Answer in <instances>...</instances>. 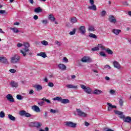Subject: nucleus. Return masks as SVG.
<instances>
[{
	"mask_svg": "<svg viewBox=\"0 0 131 131\" xmlns=\"http://www.w3.org/2000/svg\"><path fill=\"white\" fill-rule=\"evenodd\" d=\"M24 46L25 47V48L23 49V50H20V53H22L24 57L26 56V53H28V55H30V56H31L32 55V52L29 51V47H30V45H29V43L26 42L24 43Z\"/></svg>",
	"mask_w": 131,
	"mask_h": 131,
	"instance_id": "f257e3e1",
	"label": "nucleus"
},
{
	"mask_svg": "<svg viewBox=\"0 0 131 131\" xmlns=\"http://www.w3.org/2000/svg\"><path fill=\"white\" fill-rule=\"evenodd\" d=\"M53 101H58L61 102L62 104H68L70 103V101L68 99H62L61 97H56L53 98Z\"/></svg>",
	"mask_w": 131,
	"mask_h": 131,
	"instance_id": "f03ea898",
	"label": "nucleus"
},
{
	"mask_svg": "<svg viewBox=\"0 0 131 131\" xmlns=\"http://www.w3.org/2000/svg\"><path fill=\"white\" fill-rule=\"evenodd\" d=\"M80 88H82V90H83V91L86 93V94H89V95H91V94H92L93 91L92 90V89L91 88L83 85V84H80Z\"/></svg>",
	"mask_w": 131,
	"mask_h": 131,
	"instance_id": "7ed1b4c3",
	"label": "nucleus"
},
{
	"mask_svg": "<svg viewBox=\"0 0 131 131\" xmlns=\"http://www.w3.org/2000/svg\"><path fill=\"white\" fill-rule=\"evenodd\" d=\"M20 57L18 55H14L11 58L10 62L13 64H17L20 61Z\"/></svg>",
	"mask_w": 131,
	"mask_h": 131,
	"instance_id": "20e7f679",
	"label": "nucleus"
},
{
	"mask_svg": "<svg viewBox=\"0 0 131 131\" xmlns=\"http://www.w3.org/2000/svg\"><path fill=\"white\" fill-rule=\"evenodd\" d=\"M90 4L91 6L88 7L89 10H93V11H97V6L95 5V1L94 0H89Z\"/></svg>",
	"mask_w": 131,
	"mask_h": 131,
	"instance_id": "39448f33",
	"label": "nucleus"
},
{
	"mask_svg": "<svg viewBox=\"0 0 131 131\" xmlns=\"http://www.w3.org/2000/svg\"><path fill=\"white\" fill-rule=\"evenodd\" d=\"M65 125L66 126H68L69 127H72L73 128H75L76 127V125H77V124L74 123L72 122H65Z\"/></svg>",
	"mask_w": 131,
	"mask_h": 131,
	"instance_id": "423d86ee",
	"label": "nucleus"
},
{
	"mask_svg": "<svg viewBox=\"0 0 131 131\" xmlns=\"http://www.w3.org/2000/svg\"><path fill=\"white\" fill-rule=\"evenodd\" d=\"M81 62L83 63H91L92 62V59L88 56H84L81 59Z\"/></svg>",
	"mask_w": 131,
	"mask_h": 131,
	"instance_id": "0eeeda50",
	"label": "nucleus"
},
{
	"mask_svg": "<svg viewBox=\"0 0 131 131\" xmlns=\"http://www.w3.org/2000/svg\"><path fill=\"white\" fill-rule=\"evenodd\" d=\"M31 125L37 127V128H39V127L42 125V124L39 122H35L31 123Z\"/></svg>",
	"mask_w": 131,
	"mask_h": 131,
	"instance_id": "6e6552de",
	"label": "nucleus"
},
{
	"mask_svg": "<svg viewBox=\"0 0 131 131\" xmlns=\"http://www.w3.org/2000/svg\"><path fill=\"white\" fill-rule=\"evenodd\" d=\"M76 110L77 113H78V115H79V116H81V117H86V114L81 111L80 109H77Z\"/></svg>",
	"mask_w": 131,
	"mask_h": 131,
	"instance_id": "1a4fd4ad",
	"label": "nucleus"
},
{
	"mask_svg": "<svg viewBox=\"0 0 131 131\" xmlns=\"http://www.w3.org/2000/svg\"><path fill=\"white\" fill-rule=\"evenodd\" d=\"M6 98L9 102H11V103H14L15 102V100H14V98L11 94H8L6 96Z\"/></svg>",
	"mask_w": 131,
	"mask_h": 131,
	"instance_id": "9d476101",
	"label": "nucleus"
},
{
	"mask_svg": "<svg viewBox=\"0 0 131 131\" xmlns=\"http://www.w3.org/2000/svg\"><path fill=\"white\" fill-rule=\"evenodd\" d=\"M108 21L111 22V23H115L116 22V19H115L114 16L110 15L108 16Z\"/></svg>",
	"mask_w": 131,
	"mask_h": 131,
	"instance_id": "9b49d317",
	"label": "nucleus"
},
{
	"mask_svg": "<svg viewBox=\"0 0 131 131\" xmlns=\"http://www.w3.org/2000/svg\"><path fill=\"white\" fill-rule=\"evenodd\" d=\"M115 114H117V115H119L120 118L124 119V115H123V113L117 111H115Z\"/></svg>",
	"mask_w": 131,
	"mask_h": 131,
	"instance_id": "f8f14e48",
	"label": "nucleus"
},
{
	"mask_svg": "<svg viewBox=\"0 0 131 131\" xmlns=\"http://www.w3.org/2000/svg\"><path fill=\"white\" fill-rule=\"evenodd\" d=\"M33 88L36 89V91L38 92H39V91H41V90H42V86L39 84L33 85Z\"/></svg>",
	"mask_w": 131,
	"mask_h": 131,
	"instance_id": "ddd939ff",
	"label": "nucleus"
},
{
	"mask_svg": "<svg viewBox=\"0 0 131 131\" xmlns=\"http://www.w3.org/2000/svg\"><path fill=\"white\" fill-rule=\"evenodd\" d=\"M113 65L114 67H115V68H117V69H120V68H121L120 63L117 61H114Z\"/></svg>",
	"mask_w": 131,
	"mask_h": 131,
	"instance_id": "4468645a",
	"label": "nucleus"
},
{
	"mask_svg": "<svg viewBox=\"0 0 131 131\" xmlns=\"http://www.w3.org/2000/svg\"><path fill=\"white\" fill-rule=\"evenodd\" d=\"M67 89H75V90L78 89V86L74 85L73 84H69L66 85Z\"/></svg>",
	"mask_w": 131,
	"mask_h": 131,
	"instance_id": "2eb2a0df",
	"label": "nucleus"
},
{
	"mask_svg": "<svg viewBox=\"0 0 131 131\" xmlns=\"http://www.w3.org/2000/svg\"><path fill=\"white\" fill-rule=\"evenodd\" d=\"M32 110L35 111V112H40V109L37 105L32 106Z\"/></svg>",
	"mask_w": 131,
	"mask_h": 131,
	"instance_id": "dca6fc26",
	"label": "nucleus"
},
{
	"mask_svg": "<svg viewBox=\"0 0 131 131\" xmlns=\"http://www.w3.org/2000/svg\"><path fill=\"white\" fill-rule=\"evenodd\" d=\"M79 30L80 33H85L86 32L85 27H84V26H80L79 28Z\"/></svg>",
	"mask_w": 131,
	"mask_h": 131,
	"instance_id": "f3484780",
	"label": "nucleus"
},
{
	"mask_svg": "<svg viewBox=\"0 0 131 131\" xmlns=\"http://www.w3.org/2000/svg\"><path fill=\"white\" fill-rule=\"evenodd\" d=\"M58 67L60 70H65L66 69V66L64 64L60 63L58 64Z\"/></svg>",
	"mask_w": 131,
	"mask_h": 131,
	"instance_id": "a211bd4d",
	"label": "nucleus"
},
{
	"mask_svg": "<svg viewBox=\"0 0 131 131\" xmlns=\"http://www.w3.org/2000/svg\"><path fill=\"white\" fill-rule=\"evenodd\" d=\"M94 95H101V94H103V91L100 90L96 89L93 92Z\"/></svg>",
	"mask_w": 131,
	"mask_h": 131,
	"instance_id": "6ab92c4d",
	"label": "nucleus"
},
{
	"mask_svg": "<svg viewBox=\"0 0 131 131\" xmlns=\"http://www.w3.org/2000/svg\"><path fill=\"white\" fill-rule=\"evenodd\" d=\"M34 12L35 13H36L37 14H39V13H41L42 12V9L40 7H37L35 8L34 10Z\"/></svg>",
	"mask_w": 131,
	"mask_h": 131,
	"instance_id": "aec40b11",
	"label": "nucleus"
},
{
	"mask_svg": "<svg viewBox=\"0 0 131 131\" xmlns=\"http://www.w3.org/2000/svg\"><path fill=\"white\" fill-rule=\"evenodd\" d=\"M37 56L38 57H42V58H47V54L45 52H40L37 54Z\"/></svg>",
	"mask_w": 131,
	"mask_h": 131,
	"instance_id": "412c9836",
	"label": "nucleus"
},
{
	"mask_svg": "<svg viewBox=\"0 0 131 131\" xmlns=\"http://www.w3.org/2000/svg\"><path fill=\"white\" fill-rule=\"evenodd\" d=\"M48 19L52 22H54L56 20V18H55V16L53 14H50L48 16Z\"/></svg>",
	"mask_w": 131,
	"mask_h": 131,
	"instance_id": "4be33fe9",
	"label": "nucleus"
},
{
	"mask_svg": "<svg viewBox=\"0 0 131 131\" xmlns=\"http://www.w3.org/2000/svg\"><path fill=\"white\" fill-rule=\"evenodd\" d=\"M10 84L12 88H18V82L16 81H12Z\"/></svg>",
	"mask_w": 131,
	"mask_h": 131,
	"instance_id": "5701e85b",
	"label": "nucleus"
},
{
	"mask_svg": "<svg viewBox=\"0 0 131 131\" xmlns=\"http://www.w3.org/2000/svg\"><path fill=\"white\" fill-rule=\"evenodd\" d=\"M123 121L125 122H128V123L131 122V117H127L126 118H124L123 119Z\"/></svg>",
	"mask_w": 131,
	"mask_h": 131,
	"instance_id": "b1692460",
	"label": "nucleus"
},
{
	"mask_svg": "<svg viewBox=\"0 0 131 131\" xmlns=\"http://www.w3.org/2000/svg\"><path fill=\"white\" fill-rule=\"evenodd\" d=\"M8 118L10 120H12V121H15V120H16V117L11 114L8 115Z\"/></svg>",
	"mask_w": 131,
	"mask_h": 131,
	"instance_id": "393cba45",
	"label": "nucleus"
},
{
	"mask_svg": "<svg viewBox=\"0 0 131 131\" xmlns=\"http://www.w3.org/2000/svg\"><path fill=\"white\" fill-rule=\"evenodd\" d=\"M88 30V31H96V29L94 26H89Z\"/></svg>",
	"mask_w": 131,
	"mask_h": 131,
	"instance_id": "a878e982",
	"label": "nucleus"
},
{
	"mask_svg": "<svg viewBox=\"0 0 131 131\" xmlns=\"http://www.w3.org/2000/svg\"><path fill=\"white\" fill-rule=\"evenodd\" d=\"M89 37H91V38H94V39H97L98 38V37L97 35L93 34V33H90L89 35Z\"/></svg>",
	"mask_w": 131,
	"mask_h": 131,
	"instance_id": "bb28decb",
	"label": "nucleus"
},
{
	"mask_svg": "<svg viewBox=\"0 0 131 131\" xmlns=\"http://www.w3.org/2000/svg\"><path fill=\"white\" fill-rule=\"evenodd\" d=\"M98 48L101 49L102 51H105L106 49H105V46H103L102 44H98Z\"/></svg>",
	"mask_w": 131,
	"mask_h": 131,
	"instance_id": "cd10ccee",
	"label": "nucleus"
},
{
	"mask_svg": "<svg viewBox=\"0 0 131 131\" xmlns=\"http://www.w3.org/2000/svg\"><path fill=\"white\" fill-rule=\"evenodd\" d=\"M71 22L73 24H74V23H76V22H77V19L76 18V17H72L71 18Z\"/></svg>",
	"mask_w": 131,
	"mask_h": 131,
	"instance_id": "c85d7f7f",
	"label": "nucleus"
},
{
	"mask_svg": "<svg viewBox=\"0 0 131 131\" xmlns=\"http://www.w3.org/2000/svg\"><path fill=\"white\" fill-rule=\"evenodd\" d=\"M50 112L53 114H55L56 113H59V111L58 110L51 109Z\"/></svg>",
	"mask_w": 131,
	"mask_h": 131,
	"instance_id": "c756f323",
	"label": "nucleus"
},
{
	"mask_svg": "<svg viewBox=\"0 0 131 131\" xmlns=\"http://www.w3.org/2000/svg\"><path fill=\"white\" fill-rule=\"evenodd\" d=\"M105 51L107 52L108 55H112V54H113V51H112V50H110L109 48L105 49Z\"/></svg>",
	"mask_w": 131,
	"mask_h": 131,
	"instance_id": "7c9ffc66",
	"label": "nucleus"
},
{
	"mask_svg": "<svg viewBox=\"0 0 131 131\" xmlns=\"http://www.w3.org/2000/svg\"><path fill=\"white\" fill-rule=\"evenodd\" d=\"M42 101H45L47 103V104H51V100L49 99H47L46 97H43L41 99Z\"/></svg>",
	"mask_w": 131,
	"mask_h": 131,
	"instance_id": "2f4dec72",
	"label": "nucleus"
},
{
	"mask_svg": "<svg viewBox=\"0 0 131 131\" xmlns=\"http://www.w3.org/2000/svg\"><path fill=\"white\" fill-rule=\"evenodd\" d=\"M107 105L108 106H109V107H110L111 108H112V109H116V106L115 105H113L112 104L109 103V102H107Z\"/></svg>",
	"mask_w": 131,
	"mask_h": 131,
	"instance_id": "473e14b6",
	"label": "nucleus"
},
{
	"mask_svg": "<svg viewBox=\"0 0 131 131\" xmlns=\"http://www.w3.org/2000/svg\"><path fill=\"white\" fill-rule=\"evenodd\" d=\"M113 33H120L121 30L119 29H113L112 31Z\"/></svg>",
	"mask_w": 131,
	"mask_h": 131,
	"instance_id": "72a5a7b5",
	"label": "nucleus"
},
{
	"mask_svg": "<svg viewBox=\"0 0 131 131\" xmlns=\"http://www.w3.org/2000/svg\"><path fill=\"white\" fill-rule=\"evenodd\" d=\"M26 113V111H21L19 112V115H20V116H25Z\"/></svg>",
	"mask_w": 131,
	"mask_h": 131,
	"instance_id": "f704fd0d",
	"label": "nucleus"
},
{
	"mask_svg": "<svg viewBox=\"0 0 131 131\" xmlns=\"http://www.w3.org/2000/svg\"><path fill=\"white\" fill-rule=\"evenodd\" d=\"M11 30L13 31V32L15 33H18L19 32V30H18L17 28H11Z\"/></svg>",
	"mask_w": 131,
	"mask_h": 131,
	"instance_id": "c9c22d12",
	"label": "nucleus"
},
{
	"mask_svg": "<svg viewBox=\"0 0 131 131\" xmlns=\"http://www.w3.org/2000/svg\"><path fill=\"white\" fill-rule=\"evenodd\" d=\"M5 116L6 115L5 114V113L4 112V111H1L0 113V117L1 118H4V117H5Z\"/></svg>",
	"mask_w": 131,
	"mask_h": 131,
	"instance_id": "e433bc0d",
	"label": "nucleus"
},
{
	"mask_svg": "<svg viewBox=\"0 0 131 131\" xmlns=\"http://www.w3.org/2000/svg\"><path fill=\"white\" fill-rule=\"evenodd\" d=\"M16 99H17V100H22L23 97H22V95L18 94L16 95Z\"/></svg>",
	"mask_w": 131,
	"mask_h": 131,
	"instance_id": "4c0bfd02",
	"label": "nucleus"
},
{
	"mask_svg": "<svg viewBox=\"0 0 131 131\" xmlns=\"http://www.w3.org/2000/svg\"><path fill=\"white\" fill-rule=\"evenodd\" d=\"M106 15V11L103 10L100 13V17H104Z\"/></svg>",
	"mask_w": 131,
	"mask_h": 131,
	"instance_id": "58836bf2",
	"label": "nucleus"
},
{
	"mask_svg": "<svg viewBox=\"0 0 131 131\" xmlns=\"http://www.w3.org/2000/svg\"><path fill=\"white\" fill-rule=\"evenodd\" d=\"M41 43H42V45H43V46H48V45H49V43L48 42V41H46V40H43L41 42Z\"/></svg>",
	"mask_w": 131,
	"mask_h": 131,
	"instance_id": "ea45409f",
	"label": "nucleus"
},
{
	"mask_svg": "<svg viewBox=\"0 0 131 131\" xmlns=\"http://www.w3.org/2000/svg\"><path fill=\"white\" fill-rule=\"evenodd\" d=\"M99 47H98V45H97V47H94V48L92 49V51L93 52H95L96 51H99Z\"/></svg>",
	"mask_w": 131,
	"mask_h": 131,
	"instance_id": "a19ab883",
	"label": "nucleus"
},
{
	"mask_svg": "<svg viewBox=\"0 0 131 131\" xmlns=\"http://www.w3.org/2000/svg\"><path fill=\"white\" fill-rule=\"evenodd\" d=\"M99 54L101 57H104V58L106 57V54H105L104 52H100Z\"/></svg>",
	"mask_w": 131,
	"mask_h": 131,
	"instance_id": "79ce46f5",
	"label": "nucleus"
},
{
	"mask_svg": "<svg viewBox=\"0 0 131 131\" xmlns=\"http://www.w3.org/2000/svg\"><path fill=\"white\" fill-rule=\"evenodd\" d=\"M48 86H50V88H54V83L51 82H49L48 84Z\"/></svg>",
	"mask_w": 131,
	"mask_h": 131,
	"instance_id": "37998d69",
	"label": "nucleus"
},
{
	"mask_svg": "<svg viewBox=\"0 0 131 131\" xmlns=\"http://www.w3.org/2000/svg\"><path fill=\"white\" fill-rule=\"evenodd\" d=\"M104 69H107V70H110V69H111V67H110V66H109L108 64H106V65L104 66Z\"/></svg>",
	"mask_w": 131,
	"mask_h": 131,
	"instance_id": "c03bdc74",
	"label": "nucleus"
},
{
	"mask_svg": "<svg viewBox=\"0 0 131 131\" xmlns=\"http://www.w3.org/2000/svg\"><path fill=\"white\" fill-rule=\"evenodd\" d=\"M3 63H5V64H7L8 63V59L6 58H3V59L2 60Z\"/></svg>",
	"mask_w": 131,
	"mask_h": 131,
	"instance_id": "a18cd8bd",
	"label": "nucleus"
},
{
	"mask_svg": "<svg viewBox=\"0 0 131 131\" xmlns=\"http://www.w3.org/2000/svg\"><path fill=\"white\" fill-rule=\"evenodd\" d=\"M119 103L120 106H122L123 105V100L122 99H120L119 101Z\"/></svg>",
	"mask_w": 131,
	"mask_h": 131,
	"instance_id": "49530a36",
	"label": "nucleus"
},
{
	"mask_svg": "<svg viewBox=\"0 0 131 131\" xmlns=\"http://www.w3.org/2000/svg\"><path fill=\"white\" fill-rule=\"evenodd\" d=\"M43 104H45V102L43 101L38 102V104L39 105V106H43Z\"/></svg>",
	"mask_w": 131,
	"mask_h": 131,
	"instance_id": "de8ad7c7",
	"label": "nucleus"
},
{
	"mask_svg": "<svg viewBox=\"0 0 131 131\" xmlns=\"http://www.w3.org/2000/svg\"><path fill=\"white\" fill-rule=\"evenodd\" d=\"M63 61L64 63H68V59H67L66 57H63Z\"/></svg>",
	"mask_w": 131,
	"mask_h": 131,
	"instance_id": "09e8293b",
	"label": "nucleus"
},
{
	"mask_svg": "<svg viewBox=\"0 0 131 131\" xmlns=\"http://www.w3.org/2000/svg\"><path fill=\"white\" fill-rule=\"evenodd\" d=\"M25 116L26 117H30V116H31V115L28 113L26 112V114L25 115Z\"/></svg>",
	"mask_w": 131,
	"mask_h": 131,
	"instance_id": "8fccbe9b",
	"label": "nucleus"
},
{
	"mask_svg": "<svg viewBox=\"0 0 131 131\" xmlns=\"http://www.w3.org/2000/svg\"><path fill=\"white\" fill-rule=\"evenodd\" d=\"M10 72H11V73H16V70L15 69H10L9 70Z\"/></svg>",
	"mask_w": 131,
	"mask_h": 131,
	"instance_id": "3c124183",
	"label": "nucleus"
},
{
	"mask_svg": "<svg viewBox=\"0 0 131 131\" xmlns=\"http://www.w3.org/2000/svg\"><path fill=\"white\" fill-rule=\"evenodd\" d=\"M110 93L111 94V95H114V94H115V91L111 90V91H110Z\"/></svg>",
	"mask_w": 131,
	"mask_h": 131,
	"instance_id": "603ef678",
	"label": "nucleus"
},
{
	"mask_svg": "<svg viewBox=\"0 0 131 131\" xmlns=\"http://www.w3.org/2000/svg\"><path fill=\"white\" fill-rule=\"evenodd\" d=\"M17 47H18V48H21V47H23V44H22L21 43H18Z\"/></svg>",
	"mask_w": 131,
	"mask_h": 131,
	"instance_id": "864d4df0",
	"label": "nucleus"
},
{
	"mask_svg": "<svg viewBox=\"0 0 131 131\" xmlns=\"http://www.w3.org/2000/svg\"><path fill=\"white\" fill-rule=\"evenodd\" d=\"M90 125V123L86 121L84 122V126H89Z\"/></svg>",
	"mask_w": 131,
	"mask_h": 131,
	"instance_id": "5fc2aeb1",
	"label": "nucleus"
},
{
	"mask_svg": "<svg viewBox=\"0 0 131 131\" xmlns=\"http://www.w3.org/2000/svg\"><path fill=\"white\" fill-rule=\"evenodd\" d=\"M55 43L56 45H57V46H58L59 47L61 46V43H60V42H59L58 41H56Z\"/></svg>",
	"mask_w": 131,
	"mask_h": 131,
	"instance_id": "6e6d98bb",
	"label": "nucleus"
},
{
	"mask_svg": "<svg viewBox=\"0 0 131 131\" xmlns=\"http://www.w3.org/2000/svg\"><path fill=\"white\" fill-rule=\"evenodd\" d=\"M6 13V10H0V14H5Z\"/></svg>",
	"mask_w": 131,
	"mask_h": 131,
	"instance_id": "4d7b16f0",
	"label": "nucleus"
},
{
	"mask_svg": "<svg viewBox=\"0 0 131 131\" xmlns=\"http://www.w3.org/2000/svg\"><path fill=\"white\" fill-rule=\"evenodd\" d=\"M42 23L43 24H48V20H43L42 21Z\"/></svg>",
	"mask_w": 131,
	"mask_h": 131,
	"instance_id": "13d9d810",
	"label": "nucleus"
},
{
	"mask_svg": "<svg viewBox=\"0 0 131 131\" xmlns=\"http://www.w3.org/2000/svg\"><path fill=\"white\" fill-rule=\"evenodd\" d=\"M34 20H37L38 19V16L37 15H35L33 17Z\"/></svg>",
	"mask_w": 131,
	"mask_h": 131,
	"instance_id": "bf43d9fd",
	"label": "nucleus"
},
{
	"mask_svg": "<svg viewBox=\"0 0 131 131\" xmlns=\"http://www.w3.org/2000/svg\"><path fill=\"white\" fill-rule=\"evenodd\" d=\"M34 93V91L32 90H30L29 92V95H32Z\"/></svg>",
	"mask_w": 131,
	"mask_h": 131,
	"instance_id": "052dcab7",
	"label": "nucleus"
},
{
	"mask_svg": "<svg viewBox=\"0 0 131 131\" xmlns=\"http://www.w3.org/2000/svg\"><path fill=\"white\" fill-rule=\"evenodd\" d=\"M105 131H114V130H112V129H110V128H106L105 129Z\"/></svg>",
	"mask_w": 131,
	"mask_h": 131,
	"instance_id": "680f3d73",
	"label": "nucleus"
},
{
	"mask_svg": "<svg viewBox=\"0 0 131 131\" xmlns=\"http://www.w3.org/2000/svg\"><path fill=\"white\" fill-rule=\"evenodd\" d=\"M76 77V76H75V75H72V76H71L72 79H75Z\"/></svg>",
	"mask_w": 131,
	"mask_h": 131,
	"instance_id": "e2e57ef3",
	"label": "nucleus"
},
{
	"mask_svg": "<svg viewBox=\"0 0 131 131\" xmlns=\"http://www.w3.org/2000/svg\"><path fill=\"white\" fill-rule=\"evenodd\" d=\"M28 1L29 2V3H30V4H32V5H33V3H34L33 0H28Z\"/></svg>",
	"mask_w": 131,
	"mask_h": 131,
	"instance_id": "0e129e2a",
	"label": "nucleus"
},
{
	"mask_svg": "<svg viewBox=\"0 0 131 131\" xmlns=\"http://www.w3.org/2000/svg\"><path fill=\"white\" fill-rule=\"evenodd\" d=\"M105 79L106 80H110V78L109 77H108V76H106V77H105Z\"/></svg>",
	"mask_w": 131,
	"mask_h": 131,
	"instance_id": "69168bd1",
	"label": "nucleus"
},
{
	"mask_svg": "<svg viewBox=\"0 0 131 131\" xmlns=\"http://www.w3.org/2000/svg\"><path fill=\"white\" fill-rule=\"evenodd\" d=\"M19 24H20V23H19V22H18V21H16L14 23V25H19Z\"/></svg>",
	"mask_w": 131,
	"mask_h": 131,
	"instance_id": "338daca9",
	"label": "nucleus"
},
{
	"mask_svg": "<svg viewBox=\"0 0 131 131\" xmlns=\"http://www.w3.org/2000/svg\"><path fill=\"white\" fill-rule=\"evenodd\" d=\"M128 15L131 17V11L128 12Z\"/></svg>",
	"mask_w": 131,
	"mask_h": 131,
	"instance_id": "774afa93",
	"label": "nucleus"
}]
</instances>
